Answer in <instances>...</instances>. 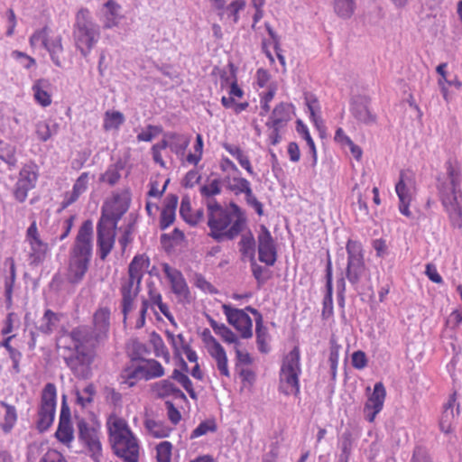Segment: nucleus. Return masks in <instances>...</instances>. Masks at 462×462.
<instances>
[{
  "label": "nucleus",
  "instance_id": "obj_1",
  "mask_svg": "<svg viewBox=\"0 0 462 462\" xmlns=\"http://www.w3.org/2000/svg\"><path fill=\"white\" fill-rule=\"evenodd\" d=\"M446 174L436 179L437 189L453 227H462V167L457 160L445 162Z\"/></svg>",
  "mask_w": 462,
  "mask_h": 462
},
{
  "label": "nucleus",
  "instance_id": "obj_2",
  "mask_svg": "<svg viewBox=\"0 0 462 462\" xmlns=\"http://www.w3.org/2000/svg\"><path fill=\"white\" fill-rule=\"evenodd\" d=\"M130 201V193L126 190L122 195H115L109 208H102L101 217L97 225V245L102 261L106 259L114 248L117 224L129 209Z\"/></svg>",
  "mask_w": 462,
  "mask_h": 462
},
{
  "label": "nucleus",
  "instance_id": "obj_3",
  "mask_svg": "<svg viewBox=\"0 0 462 462\" xmlns=\"http://www.w3.org/2000/svg\"><path fill=\"white\" fill-rule=\"evenodd\" d=\"M93 251V223L85 220L80 226L69 252V282L71 284L81 282L90 264Z\"/></svg>",
  "mask_w": 462,
  "mask_h": 462
},
{
  "label": "nucleus",
  "instance_id": "obj_4",
  "mask_svg": "<svg viewBox=\"0 0 462 462\" xmlns=\"http://www.w3.org/2000/svg\"><path fill=\"white\" fill-rule=\"evenodd\" d=\"M99 37V25L93 21L88 9L80 8L76 14L73 39L76 48L83 57H88Z\"/></svg>",
  "mask_w": 462,
  "mask_h": 462
},
{
  "label": "nucleus",
  "instance_id": "obj_5",
  "mask_svg": "<svg viewBox=\"0 0 462 462\" xmlns=\"http://www.w3.org/2000/svg\"><path fill=\"white\" fill-rule=\"evenodd\" d=\"M346 249L347 253L346 278L353 286L356 287L362 277L368 273L365 263L363 247L358 241L349 239Z\"/></svg>",
  "mask_w": 462,
  "mask_h": 462
},
{
  "label": "nucleus",
  "instance_id": "obj_6",
  "mask_svg": "<svg viewBox=\"0 0 462 462\" xmlns=\"http://www.w3.org/2000/svg\"><path fill=\"white\" fill-rule=\"evenodd\" d=\"M56 386L54 383H48L41 397V404L38 410V420L36 429L39 432L46 431L53 423L56 412Z\"/></svg>",
  "mask_w": 462,
  "mask_h": 462
},
{
  "label": "nucleus",
  "instance_id": "obj_7",
  "mask_svg": "<svg viewBox=\"0 0 462 462\" xmlns=\"http://www.w3.org/2000/svg\"><path fill=\"white\" fill-rule=\"evenodd\" d=\"M67 348L70 354L64 357V361L74 376L79 379L89 378L92 374L91 365L95 359L94 351L73 346Z\"/></svg>",
  "mask_w": 462,
  "mask_h": 462
},
{
  "label": "nucleus",
  "instance_id": "obj_8",
  "mask_svg": "<svg viewBox=\"0 0 462 462\" xmlns=\"http://www.w3.org/2000/svg\"><path fill=\"white\" fill-rule=\"evenodd\" d=\"M68 336L73 342V347L94 351L97 345L106 337V333L97 331L90 326L81 325L72 328Z\"/></svg>",
  "mask_w": 462,
  "mask_h": 462
},
{
  "label": "nucleus",
  "instance_id": "obj_9",
  "mask_svg": "<svg viewBox=\"0 0 462 462\" xmlns=\"http://www.w3.org/2000/svg\"><path fill=\"white\" fill-rule=\"evenodd\" d=\"M110 443L114 453L125 462H138L139 445L134 433L128 432V436L117 434L110 438Z\"/></svg>",
  "mask_w": 462,
  "mask_h": 462
},
{
  "label": "nucleus",
  "instance_id": "obj_10",
  "mask_svg": "<svg viewBox=\"0 0 462 462\" xmlns=\"http://www.w3.org/2000/svg\"><path fill=\"white\" fill-rule=\"evenodd\" d=\"M79 440L88 448L90 457L95 462H100L102 457V447L99 440L98 430L89 426L83 419L77 423Z\"/></svg>",
  "mask_w": 462,
  "mask_h": 462
},
{
  "label": "nucleus",
  "instance_id": "obj_11",
  "mask_svg": "<svg viewBox=\"0 0 462 462\" xmlns=\"http://www.w3.org/2000/svg\"><path fill=\"white\" fill-rule=\"evenodd\" d=\"M223 311L227 322L240 332L242 338H250L253 336V321L250 316L240 309L223 304Z\"/></svg>",
  "mask_w": 462,
  "mask_h": 462
},
{
  "label": "nucleus",
  "instance_id": "obj_12",
  "mask_svg": "<svg viewBox=\"0 0 462 462\" xmlns=\"http://www.w3.org/2000/svg\"><path fill=\"white\" fill-rule=\"evenodd\" d=\"M257 241L259 261L268 266L274 265L277 260L276 245L271 232L264 225L260 226Z\"/></svg>",
  "mask_w": 462,
  "mask_h": 462
},
{
  "label": "nucleus",
  "instance_id": "obj_13",
  "mask_svg": "<svg viewBox=\"0 0 462 462\" xmlns=\"http://www.w3.org/2000/svg\"><path fill=\"white\" fill-rule=\"evenodd\" d=\"M370 97L366 96H357L352 99L351 113L353 116L360 123L366 125L376 123L377 116L370 110Z\"/></svg>",
  "mask_w": 462,
  "mask_h": 462
},
{
  "label": "nucleus",
  "instance_id": "obj_14",
  "mask_svg": "<svg viewBox=\"0 0 462 462\" xmlns=\"http://www.w3.org/2000/svg\"><path fill=\"white\" fill-rule=\"evenodd\" d=\"M60 320V314L56 313L49 309L44 311L43 316L41 318L38 323L34 322L31 312H27L24 316V323L26 327L33 324L36 330L45 335H51Z\"/></svg>",
  "mask_w": 462,
  "mask_h": 462
},
{
  "label": "nucleus",
  "instance_id": "obj_15",
  "mask_svg": "<svg viewBox=\"0 0 462 462\" xmlns=\"http://www.w3.org/2000/svg\"><path fill=\"white\" fill-rule=\"evenodd\" d=\"M386 391L383 383L382 382L376 383L373 393L365 404V411H370L366 417L369 422L374 421L376 414L382 411Z\"/></svg>",
  "mask_w": 462,
  "mask_h": 462
},
{
  "label": "nucleus",
  "instance_id": "obj_16",
  "mask_svg": "<svg viewBox=\"0 0 462 462\" xmlns=\"http://www.w3.org/2000/svg\"><path fill=\"white\" fill-rule=\"evenodd\" d=\"M148 365H137L127 374L128 379H144L161 377L164 374V368L155 359L147 360Z\"/></svg>",
  "mask_w": 462,
  "mask_h": 462
},
{
  "label": "nucleus",
  "instance_id": "obj_17",
  "mask_svg": "<svg viewBox=\"0 0 462 462\" xmlns=\"http://www.w3.org/2000/svg\"><path fill=\"white\" fill-rule=\"evenodd\" d=\"M120 9V5L113 0H108L103 5L100 20L102 21L103 27L105 29H111L118 25L119 21L122 18L119 13Z\"/></svg>",
  "mask_w": 462,
  "mask_h": 462
},
{
  "label": "nucleus",
  "instance_id": "obj_18",
  "mask_svg": "<svg viewBox=\"0 0 462 462\" xmlns=\"http://www.w3.org/2000/svg\"><path fill=\"white\" fill-rule=\"evenodd\" d=\"M136 282V277L134 275L129 276L128 281L122 285V313L124 315L123 322L125 324L128 313L133 309V302L138 294H135V289L133 291V287Z\"/></svg>",
  "mask_w": 462,
  "mask_h": 462
},
{
  "label": "nucleus",
  "instance_id": "obj_19",
  "mask_svg": "<svg viewBox=\"0 0 462 462\" xmlns=\"http://www.w3.org/2000/svg\"><path fill=\"white\" fill-rule=\"evenodd\" d=\"M326 295L323 299V310L322 316L323 318H328L333 314V300H332V293H333V285H332V263L330 256H328V261L326 264Z\"/></svg>",
  "mask_w": 462,
  "mask_h": 462
},
{
  "label": "nucleus",
  "instance_id": "obj_20",
  "mask_svg": "<svg viewBox=\"0 0 462 462\" xmlns=\"http://www.w3.org/2000/svg\"><path fill=\"white\" fill-rule=\"evenodd\" d=\"M149 264V257L144 254H138L134 257L128 266V276L133 277L134 275L136 277L135 294H138L140 291V285L143 276L142 270L144 267L147 268Z\"/></svg>",
  "mask_w": 462,
  "mask_h": 462
},
{
  "label": "nucleus",
  "instance_id": "obj_21",
  "mask_svg": "<svg viewBox=\"0 0 462 462\" xmlns=\"http://www.w3.org/2000/svg\"><path fill=\"white\" fill-rule=\"evenodd\" d=\"M446 68H447V63H440L436 68V71L440 76V78L438 80V84L439 86L443 98L447 102H449L450 97H449V92L448 90L446 84L448 86H454L456 88L460 89L462 88V82L457 77H455L453 79H448Z\"/></svg>",
  "mask_w": 462,
  "mask_h": 462
},
{
  "label": "nucleus",
  "instance_id": "obj_22",
  "mask_svg": "<svg viewBox=\"0 0 462 462\" xmlns=\"http://www.w3.org/2000/svg\"><path fill=\"white\" fill-rule=\"evenodd\" d=\"M404 172L401 171L400 180L396 183L395 190L400 200V212L406 217H411V213L409 209V205L411 202V194L404 182Z\"/></svg>",
  "mask_w": 462,
  "mask_h": 462
},
{
  "label": "nucleus",
  "instance_id": "obj_23",
  "mask_svg": "<svg viewBox=\"0 0 462 462\" xmlns=\"http://www.w3.org/2000/svg\"><path fill=\"white\" fill-rule=\"evenodd\" d=\"M456 404V393L449 396L448 402L444 405L439 420V429L444 433H448L451 430L452 420L455 418L454 406Z\"/></svg>",
  "mask_w": 462,
  "mask_h": 462
},
{
  "label": "nucleus",
  "instance_id": "obj_24",
  "mask_svg": "<svg viewBox=\"0 0 462 462\" xmlns=\"http://www.w3.org/2000/svg\"><path fill=\"white\" fill-rule=\"evenodd\" d=\"M31 247V253L29 254L30 264L37 266L41 264L47 254L49 246L47 243H44L42 239L38 241H32L29 243Z\"/></svg>",
  "mask_w": 462,
  "mask_h": 462
},
{
  "label": "nucleus",
  "instance_id": "obj_25",
  "mask_svg": "<svg viewBox=\"0 0 462 462\" xmlns=\"http://www.w3.org/2000/svg\"><path fill=\"white\" fill-rule=\"evenodd\" d=\"M232 218L230 213L225 208L215 216H210L208 220V226L210 228V233L224 231L231 224Z\"/></svg>",
  "mask_w": 462,
  "mask_h": 462
},
{
  "label": "nucleus",
  "instance_id": "obj_26",
  "mask_svg": "<svg viewBox=\"0 0 462 462\" xmlns=\"http://www.w3.org/2000/svg\"><path fill=\"white\" fill-rule=\"evenodd\" d=\"M165 136L170 139L171 151L178 156H183L189 144L190 137L177 133L167 134Z\"/></svg>",
  "mask_w": 462,
  "mask_h": 462
},
{
  "label": "nucleus",
  "instance_id": "obj_27",
  "mask_svg": "<svg viewBox=\"0 0 462 462\" xmlns=\"http://www.w3.org/2000/svg\"><path fill=\"white\" fill-rule=\"evenodd\" d=\"M46 79H38L32 86L35 100L42 106H48L51 103V95L46 88L49 87Z\"/></svg>",
  "mask_w": 462,
  "mask_h": 462
},
{
  "label": "nucleus",
  "instance_id": "obj_28",
  "mask_svg": "<svg viewBox=\"0 0 462 462\" xmlns=\"http://www.w3.org/2000/svg\"><path fill=\"white\" fill-rule=\"evenodd\" d=\"M61 41L62 38L59 35L53 39H48L47 45H44V48L50 53L51 60L57 67H61L60 55L63 53Z\"/></svg>",
  "mask_w": 462,
  "mask_h": 462
},
{
  "label": "nucleus",
  "instance_id": "obj_29",
  "mask_svg": "<svg viewBox=\"0 0 462 462\" xmlns=\"http://www.w3.org/2000/svg\"><path fill=\"white\" fill-rule=\"evenodd\" d=\"M239 247L243 256L249 257L250 261L255 259V239L251 231L242 236Z\"/></svg>",
  "mask_w": 462,
  "mask_h": 462
},
{
  "label": "nucleus",
  "instance_id": "obj_30",
  "mask_svg": "<svg viewBox=\"0 0 462 462\" xmlns=\"http://www.w3.org/2000/svg\"><path fill=\"white\" fill-rule=\"evenodd\" d=\"M233 181L234 183L230 182L229 177H226L223 180V182L226 183V189L233 191L236 195L240 193H245V195L248 193L250 195L251 184L246 179L242 177H234Z\"/></svg>",
  "mask_w": 462,
  "mask_h": 462
},
{
  "label": "nucleus",
  "instance_id": "obj_31",
  "mask_svg": "<svg viewBox=\"0 0 462 462\" xmlns=\"http://www.w3.org/2000/svg\"><path fill=\"white\" fill-rule=\"evenodd\" d=\"M296 130H297L298 134H300L304 138V140L306 141V143L310 148V152L311 153V157H312L311 166L314 167L317 164V150H316L315 143L310 134L309 129H308L307 125L300 119H298L296 121Z\"/></svg>",
  "mask_w": 462,
  "mask_h": 462
},
{
  "label": "nucleus",
  "instance_id": "obj_32",
  "mask_svg": "<svg viewBox=\"0 0 462 462\" xmlns=\"http://www.w3.org/2000/svg\"><path fill=\"white\" fill-rule=\"evenodd\" d=\"M0 406L5 409L4 422L1 428L4 432L8 433L11 431L17 420V413L14 406L8 404L5 401H0Z\"/></svg>",
  "mask_w": 462,
  "mask_h": 462
},
{
  "label": "nucleus",
  "instance_id": "obj_33",
  "mask_svg": "<svg viewBox=\"0 0 462 462\" xmlns=\"http://www.w3.org/2000/svg\"><path fill=\"white\" fill-rule=\"evenodd\" d=\"M38 179L37 166L35 164H26L20 171L19 182H23L33 189Z\"/></svg>",
  "mask_w": 462,
  "mask_h": 462
},
{
  "label": "nucleus",
  "instance_id": "obj_34",
  "mask_svg": "<svg viewBox=\"0 0 462 462\" xmlns=\"http://www.w3.org/2000/svg\"><path fill=\"white\" fill-rule=\"evenodd\" d=\"M282 372H295L300 373V349L298 346H294L291 351L285 356L283 364L282 365Z\"/></svg>",
  "mask_w": 462,
  "mask_h": 462
},
{
  "label": "nucleus",
  "instance_id": "obj_35",
  "mask_svg": "<svg viewBox=\"0 0 462 462\" xmlns=\"http://www.w3.org/2000/svg\"><path fill=\"white\" fill-rule=\"evenodd\" d=\"M144 426L149 433L157 439L168 437L171 431L170 428L166 427L162 422L151 419L145 420Z\"/></svg>",
  "mask_w": 462,
  "mask_h": 462
},
{
  "label": "nucleus",
  "instance_id": "obj_36",
  "mask_svg": "<svg viewBox=\"0 0 462 462\" xmlns=\"http://www.w3.org/2000/svg\"><path fill=\"white\" fill-rule=\"evenodd\" d=\"M356 8L355 0H334L335 13L343 19L350 18Z\"/></svg>",
  "mask_w": 462,
  "mask_h": 462
},
{
  "label": "nucleus",
  "instance_id": "obj_37",
  "mask_svg": "<svg viewBox=\"0 0 462 462\" xmlns=\"http://www.w3.org/2000/svg\"><path fill=\"white\" fill-rule=\"evenodd\" d=\"M171 291L174 294L183 297L189 295V290L181 272H176L175 276L170 280Z\"/></svg>",
  "mask_w": 462,
  "mask_h": 462
},
{
  "label": "nucleus",
  "instance_id": "obj_38",
  "mask_svg": "<svg viewBox=\"0 0 462 462\" xmlns=\"http://www.w3.org/2000/svg\"><path fill=\"white\" fill-rule=\"evenodd\" d=\"M73 433L71 421L59 420L58 429L55 432V437L59 441L63 444L69 443L74 438Z\"/></svg>",
  "mask_w": 462,
  "mask_h": 462
},
{
  "label": "nucleus",
  "instance_id": "obj_39",
  "mask_svg": "<svg viewBox=\"0 0 462 462\" xmlns=\"http://www.w3.org/2000/svg\"><path fill=\"white\" fill-rule=\"evenodd\" d=\"M291 105L282 102L274 107L271 115H273V118L280 121L282 126H284L291 118Z\"/></svg>",
  "mask_w": 462,
  "mask_h": 462
},
{
  "label": "nucleus",
  "instance_id": "obj_40",
  "mask_svg": "<svg viewBox=\"0 0 462 462\" xmlns=\"http://www.w3.org/2000/svg\"><path fill=\"white\" fill-rule=\"evenodd\" d=\"M299 374L295 372H288L281 371V381L285 382L288 386L291 388V391L289 390H283V393L285 394H290L293 393L295 395H297L300 392V386H299Z\"/></svg>",
  "mask_w": 462,
  "mask_h": 462
},
{
  "label": "nucleus",
  "instance_id": "obj_41",
  "mask_svg": "<svg viewBox=\"0 0 462 462\" xmlns=\"http://www.w3.org/2000/svg\"><path fill=\"white\" fill-rule=\"evenodd\" d=\"M255 334H256V343L258 346V350L261 353H268L269 347L266 344V338L268 337V329L263 326V322H260V319L257 320V324H255Z\"/></svg>",
  "mask_w": 462,
  "mask_h": 462
},
{
  "label": "nucleus",
  "instance_id": "obj_42",
  "mask_svg": "<svg viewBox=\"0 0 462 462\" xmlns=\"http://www.w3.org/2000/svg\"><path fill=\"white\" fill-rule=\"evenodd\" d=\"M125 122L124 115L119 111H107L105 115L104 128L106 130L117 129Z\"/></svg>",
  "mask_w": 462,
  "mask_h": 462
},
{
  "label": "nucleus",
  "instance_id": "obj_43",
  "mask_svg": "<svg viewBox=\"0 0 462 462\" xmlns=\"http://www.w3.org/2000/svg\"><path fill=\"white\" fill-rule=\"evenodd\" d=\"M176 385L170 379H165L155 383L152 390L156 393L158 398L163 399L171 395Z\"/></svg>",
  "mask_w": 462,
  "mask_h": 462
},
{
  "label": "nucleus",
  "instance_id": "obj_44",
  "mask_svg": "<svg viewBox=\"0 0 462 462\" xmlns=\"http://www.w3.org/2000/svg\"><path fill=\"white\" fill-rule=\"evenodd\" d=\"M221 183L223 180L214 179L208 185H203L200 187L199 191L202 197L208 199H212V197L220 194L221 192Z\"/></svg>",
  "mask_w": 462,
  "mask_h": 462
},
{
  "label": "nucleus",
  "instance_id": "obj_45",
  "mask_svg": "<svg viewBox=\"0 0 462 462\" xmlns=\"http://www.w3.org/2000/svg\"><path fill=\"white\" fill-rule=\"evenodd\" d=\"M217 430L215 420H207L199 424V426L191 432L190 439H196L206 435L208 432H215Z\"/></svg>",
  "mask_w": 462,
  "mask_h": 462
},
{
  "label": "nucleus",
  "instance_id": "obj_46",
  "mask_svg": "<svg viewBox=\"0 0 462 462\" xmlns=\"http://www.w3.org/2000/svg\"><path fill=\"white\" fill-rule=\"evenodd\" d=\"M330 344V350H329V356H328V362L330 364V369L332 375H336V370L338 363L339 358V349L340 346L337 343L334 337H332L329 340Z\"/></svg>",
  "mask_w": 462,
  "mask_h": 462
},
{
  "label": "nucleus",
  "instance_id": "obj_47",
  "mask_svg": "<svg viewBox=\"0 0 462 462\" xmlns=\"http://www.w3.org/2000/svg\"><path fill=\"white\" fill-rule=\"evenodd\" d=\"M110 312L107 309H100L94 315L95 325L99 327L97 331L106 332L109 327Z\"/></svg>",
  "mask_w": 462,
  "mask_h": 462
},
{
  "label": "nucleus",
  "instance_id": "obj_48",
  "mask_svg": "<svg viewBox=\"0 0 462 462\" xmlns=\"http://www.w3.org/2000/svg\"><path fill=\"white\" fill-rule=\"evenodd\" d=\"M132 220L128 223L126 227L124 230L123 236L119 238V244L122 246L123 251L125 250L128 244H130L133 240L132 234L134 229V226L136 224L137 217L133 214L130 215Z\"/></svg>",
  "mask_w": 462,
  "mask_h": 462
},
{
  "label": "nucleus",
  "instance_id": "obj_49",
  "mask_svg": "<svg viewBox=\"0 0 462 462\" xmlns=\"http://www.w3.org/2000/svg\"><path fill=\"white\" fill-rule=\"evenodd\" d=\"M10 277L5 280V295L8 305L12 304L13 288L15 281V265L13 259H10Z\"/></svg>",
  "mask_w": 462,
  "mask_h": 462
},
{
  "label": "nucleus",
  "instance_id": "obj_50",
  "mask_svg": "<svg viewBox=\"0 0 462 462\" xmlns=\"http://www.w3.org/2000/svg\"><path fill=\"white\" fill-rule=\"evenodd\" d=\"M172 445L169 441H162L156 447V458L158 462H171Z\"/></svg>",
  "mask_w": 462,
  "mask_h": 462
},
{
  "label": "nucleus",
  "instance_id": "obj_51",
  "mask_svg": "<svg viewBox=\"0 0 462 462\" xmlns=\"http://www.w3.org/2000/svg\"><path fill=\"white\" fill-rule=\"evenodd\" d=\"M216 334L220 336L223 341L229 344H236V346L241 344L236 334L223 323H221V326Z\"/></svg>",
  "mask_w": 462,
  "mask_h": 462
},
{
  "label": "nucleus",
  "instance_id": "obj_52",
  "mask_svg": "<svg viewBox=\"0 0 462 462\" xmlns=\"http://www.w3.org/2000/svg\"><path fill=\"white\" fill-rule=\"evenodd\" d=\"M352 194L356 198V202L353 203L355 210H358L363 215L368 214V207L366 201L363 199L358 185L356 184L352 189Z\"/></svg>",
  "mask_w": 462,
  "mask_h": 462
},
{
  "label": "nucleus",
  "instance_id": "obj_53",
  "mask_svg": "<svg viewBox=\"0 0 462 462\" xmlns=\"http://www.w3.org/2000/svg\"><path fill=\"white\" fill-rule=\"evenodd\" d=\"M251 268L253 276L256 280L258 283V287L260 288L269 278L270 276L263 277V274L266 273L268 270L259 264L256 263L255 259L251 260Z\"/></svg>",
  "mask_w": 462,
  "mask_h": 462
},
{
  "label": "nucleus",
  "instance_id": "obj_54",
  "mask_svg": "<svg viewBox=\"0 0 462 462\" xmlns=\"http://www.w3.org/2000/svg\"><path fill=\"white\" fill-rule=\"evenodd\" d=\"M245 5V0H234L226 8V14L228 17H233L234 23L238 21V12Z\"/></svg>",
  "mask_w": 462,
  "mask_h": 462
},
{
  "label": "nucleus",
  "instance_id": "obj_55",
  "mask_svg": "<svg viewBox=\"0 0 462 462\" xmlns=\"http://www.w3.org/2000/svg\"><path fill=\"white\" fill-rule=\"evenodd\" d=\"M121 175L116 165H111L105 173L100 176V181H106L114 186L119 180Z\"/></svg>",
  "mask_w": 462,
  "mask_h": 462
},
{
  "label": "nucleus",
  "instance_id": "obj_56",
  "mask_svg": "<svg viewBox=\"0 0 462 462\" xmlns=\"http://www.w3.org/2000/svg\"><path fill=\"white\" fill-rule=\"evenodd\" d=\"M240 233L236 231L232 226L226 230L224 231H218V232H213L209 233V236L216 240L217 242L220 243L224 241V239L233 240L235 237H236Z\"/></svg>",
  "mask_w": 462,
  "mask_h": 462
},
{
  "label": "nucleus",
  "instance_id": "obj_57",
  "mask_svg": "<svg viewBox=\"0 0 462 462\" xmlns=\"http://www.w3.org/2000/svg\"><path fill=\"white\" fill-rule=\"evenodd\" d=\"M0 159L9 165H15L17 160L15 157V149L13 146H6L0 149Z\"/></svg>",
  "mask_w": 462,
  "mask_h": 462
},
{
  "label": "nucleus",
  "instance_id": "obj_58",
  "mask_svg": "<svg viewBox=\"0 0 462 462\" xmlns=\"http://www.w3.org/2000/svg\"><path fill=\"white\" fill-rule=\"evenodd\" d=\"M113 426H114V430H110L109 439L116 437L117 434L128 436V432L133 433L125 420H116L114 422Z\"/></svg>",
  "mask_w": 462,
  "mask_h": 462
},
{
  "label": "nucleus",
  "instance_id": "obj_59",
  "mask_svg": "<svg viewBox=\"0 0 462 462\" xmlns=\"http://www.w3.org/2000/svg\"><path fill=\"white\" fill-rule=\"evenodd\" d=\"M353 436L350 430H346L340 438L341 454L350 455L352 449Z\"/></svg>",
  "mask_w": 462,
  "mask_h": 462
},
{
  "label": "nucleus",
  "instance_id": "obj_60",
  "mask_svg": "<svg viewBox=\"0 0 462 462\" xmlns=\"http://www.w3.org/2000/svg\"><path fill=\"white\" fill-rule=\"evenodd\" d=\"M195 284L198 288L201 289L203 291H208L212 294L217 292V290L208 282L205 277L200 273L195 274Z\"/></svg>",
  "mask_w": 462,
  "mask_h": 462
},
{
  "label": "nucleus",
  "instance_id": "obj_61",
  "mask_svg": "<svg viewBox=\"0 0 462 462\" xmlns=\"http://www.w3.org/2000/svg\"><path fill=\"white\" fill-rule=\"evenodd\" d=\"M352 365L359 370L367 365V358L364 351L357 350L352 354Z\"/></svg>",
  "mask_w": 462,
  "mask_h": 462
},
{
  "label": "nucleus",
  "instance_id": "obj_62",
  "mask_svg": "<svg viewBox=\"0 0 462 462\" xmlns=\"http://www.w3.org/2000/svg\"><path fill=\"white\" fill-rule=\"evenodd\" d=\"M48 27H43L42 30H39L35 32L31 37H30V44L32 46L36 45L38 42H41L42 45L44 47V45H47V41L49 39L48 37Z\"/></svg>",
  "mask_w": 462,
  "mask_h": 462
},
{
  "label": "nucleus",
  "instance_id": "obj_63",
  "mask_svg": "<svg viewBox=\"0 0 462 462\" xmlns=\"http://www.w3.org/2000/svg\"><path fill=\"white\" fill-rule=\"evenodd\" d=\"M88 179V172L81 173V175L76 180L72 190L79 195H81L87 190Z\"/></svg>",
  "mask_w": 462,
  "mask_h": 462
},
{
  "label": "nucleus",
  "instance_id": "obj_64",
  "mask_svg": "<svg viewBox=\"0 0 462 462\" xmlns=\"http://www.w3.org/2000/svg\"><path fill=\"white\" fill-rule=\"evenodd\" d=\"M411 462H432V460L426 448L422 447H416Z\"/></svg>",
  "mask_w": 462,
  "mask_h": 462
}]
</instances>
